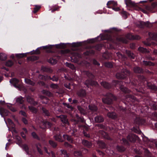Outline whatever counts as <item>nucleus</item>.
<instances>
[{
	"label": "nucleus",
	"mask_w": 157,
	"mask_h": 157,
	"mask_svg": "<svg viewBox=\"0 0 157 157\" xmlns=\"http://www.w3.org/2000/svg\"><path fill=\"white\" fill-rule=\"evenodd\" d=\"M116 99V97L112 94L109 93L107 94L106 98L102 99V101L105 104H109L112 103L113 100Z\"/></svg>",
	"instance_id": "f257e3e1"
},
{
	"label": "nucleus",
	"mask_w": 157,
	"mask_h": 157,
	"mask_svg": "<svg viewBox=\"0 0 157 157\" xmlns=\"http://www.w3.org/2000/svg\"><path fill=\"white\" fill-rule=\"evenodd\" d=\"M10 82L13 84L15 87L19 90L20 89L21 86V85L18 84L19 80L15 78H13L10 80Z\"/></svg>",
	"instance_id": "f03ea898"
},
{
	"label": "nucleus",
	"mask_w": 157,
	"mask_h": 157,
	"mask_svg": "<svg viewBox=\"0 0 157 157\" xmlns=\"http://www.w3.org/2000/svg\"><path fill=\"white\" fill-rule=\"evenodd\" d=\"M125 2L127 6L132 7L136 9L137 5L134 2L131 1V0H125Z\"/></svg>",
	"instance_id": "7ed1b4c3"
},
{
	"label": "nucleus",
	"mask_w": 157,
	"mask_h": 157,
	"mask_svg": "<svg viewBox=\"0 0 157 157\" xmlns=\"http://www.w3.org/2000/svg\"><path fill=\"white\" fill-rule=\"evenodd\" d=\"M125 72L127 74H129V72L128 71L125 70ZM126 75V73H125V72H122L121 73H117L116 75V78L119 79H124L125 78Z\"/></svg>",
	"instance_id": "20e7f679"
},
{
	"label": "nucleus",
	"mask_w": 157,
	"mask_h": 157,
	"mask_svg": "<svg viewBox=\"0 0 157 157\" xmlns=\"http://www.w3.org/2000/svg\"><path fill=\"white\" fill-rule=\"evenodd\" d=\"M27 101L30 103V104H32L34 105H36L37 104V102L34 101L33 98L29 96H27L26 97Z\"/></svg>",
	"instance_id": "39448f33"
},
{
	"label": "nucleus",
	"mask_w": 157,
	"mask_h": 157,
	"mask_svg": "<svg viewBox=\"0 0 157 157\" xmlns=\"http://www.w3.org/2000/svg\"><path fill=\"white\" fill-rule=\"evenodd\" d=\"M147 85L149 89L154 90L157 91V87L154 84H152L150 82H147Z\"/></svg>",
	"instance_id": "423d86ee"
},
{
	"label": "nucleus",
	"mask_w": 157,
	"mask_h": 157,
	"mask_svg": "<svg viewBox=\"0 0 157 157\" xmlns=\"http://www.w3.org/2000/svg\"><path fill=\"white\" fill-rule=\"evenodd\" d=\"M117 2H115L114 1H110L107 2V5L108 6L107 7L108 8H111L112 6L115 7L117 6Z\"/></svg>",
	"instance_id": "0eeeda50"
},
{
	"label": "nucleus",
	"mask_w": 157,
	"mask_h": 157,
	"mask_svg": "<svg viewBox=\"0 0 157 157\" xmlns=\"http://www.w3.org/2000/svg\"><path fill=\"white\" fill-rule=\"evenodd\" d=\"M127 138L130 141L134 142L136 141L137 136L134 134H132L128 136Z\"/></svg>",
	"instance_id": "6e6552de"
},
{
	"label": "nucleus",
	"mask_w": 157,
	"mask_h": 157,
	"mask_svg": "<svg viewBox=\"0 0 157 157\" xmlns=\"http://www.w3.org/2000/svg\"><path fill=\"white\" fill-rule=\"evenodd\" d=\"M57 117L58 118H60L61 119V121L62 122L66 124L68 123L66 116L65 115H61L59 116H57Z\"/></svg>",
	"instance_id": "1a4fd4ad"
},
{
	"label": "nucleus",
	"mask_w": 157,
	"mask_h": 157,
	"mask_svg": "<svg viewBox=\"0 0 157 157\" xmlns=\"http://www.w3.org/2000/svg\"><path fill=\"white\" fill-rule=\"evenodd\" d=\"M138 51L143 53H149L150 51L148 50L146 48L142 47H140L138 48Z\"/></svg>",
	"instance_id": "9d476101"
},
{
	"label": "nucleus",
	"mask_w": 157,
	"mask_h": 157,
	"mask_svg": "<svg viewBox=\"0 0 157 157\" xmlns=\"http://www.w3.org/2000/svg\"><path fill=\"white\" fill-rule=\"evenodd\" d=\"M77 94L79 96L83 97L86 95V93L85 90H80L77 92Z\"/></svg>",
	"instance_id": "9b49d317"
},
{
	"label": "nucleus",
	"mask_w": 157,
	"mask_h": 157,
	"mask_svg": "<svg viewBox=\"0 0 157 157\" xmlns=\"http://www.w3.org/2000/svg\"><path fill=\"white\" fill-rule=\"evenodd\" d=\"M74 121L77 123L79 122H83L85 121L84 119L83 118L79 117L77 115H76L75 118V119Z\"/></svg>",
	"instance_id": "f8f14e48"
},
{
	"label": "nucleus",
	"mask_w": 157,
	"mask_h": 157,
	"mask_svg": "<svg viewBox=\"0 0 157 157\" xmlns=\"http://www.w3.org/2000/svg\"><path fill=\"white\" fill-rule=\"evenodd\" d=\"M143 64L146 66H154L155 65V64L153 63L150 61H147L144 60L143 61Z\"/></svg>",
	"instance_id": "ddd939ff"
},
{
	"label": "nucleus",
	"mask_w": 157,
	"mask_h": 157,
	"mask_svg": "<svg viewBox=\"0 0 157 157\" xmlns=\"http://www.w3.org/2000/svg\"><path fill=\"white\" fill-rule=\"evenodd\" d=\"M95 121L96 122H101L104 121L103 118L101 116H97L95 118Z\"/></svg>",
	"instance_id": "4468645a"
},
{
	"label": "nucleus",
	"mask_w": 157,
	"mask_h": 157,
	"mask_svg": "<svg viewBox=\"0 0 157 157\" xmlns=\"http://www.w3.org/2000/svg\"><path fill=\"white\" fill-rule=\"evenodd\" d=\"M39 78L40 79L43 80H46L51 79V78L50 76H48L47 75H40L39 76Z\"/></svg>",
	"instance_id": "2eb2a0df"
},
{
	"label": "nucleus",
	"mask_w": 157,
	"mask_h": 157,
	"mask_svg": "<svg viewBox=\"0 0 157 157\" xmlns=\"http://www.w3.org/2000/svg\"><path fill=\"white\" fill-rule=\"evenodd\" d=\"M82 143L83 145L89 147L92 146V144L86 140H82Z\"/></svg>",
	"instance_id": "dca6fc26"
},
{
	"label": "nucleus",
	"mask_w": 157,
	"mask_h": 157,
	"mask_svg": "<svg viewBox=\"0 0 157 157\" xmlns=\"http://www.w3.org/2000/svg\"><path fill=\"white\" fill-rule=\"evenodd\" d=\"M149 36L152 40H155L157 38V33H149Z\"/></svg>",
	"instance_id": "f3484780"
},
{
	"label": "nucleus",
	"mask_w": 157,
	"mask_h": 157,
	"mask_svg": "<svg viewBox=\"0 0 157 157\" xmlns=\"http://www.w3.org/2000/svg\"><path fill=\"white\" fill-rule=\"evenodd\" d=\"M101 84L104 87L106 88L109 89L111 87V85L109 84L106 82H101Z\"/></svg>",
	"instance_id": "a211bd4d"
},
{
	"label": "nucleus",
	"mask_w": 157,
	"mask_h": 157,
	"mask_svg": "<svg viewBox=\"0 0 157 157\" xmlns=\"http://www.w3.org/2000/svg\"><path fill=\"white\" fill-rule=\"evenodd\" d=\"M85 84L88 86V84L90 85H98V83L96 82H94L93 81H86L85 82Z\"/></svg>",
	"instance_id": "6ab92c4d"
},
{
	"label": "nucleus",
	"mask_w": 157,
	"mask_h": 157,
	"mask_svg": "<svg viewBox=\"0 0 157 157\" xmlns=\"http://www.w3.org/2000/svg\"><path fill=\"white\" fill-rule=\"evenodd\" d=\"M120 89L121 90L125 93H129L130 92V91L126 88L124 87L123 86H121L120 87Z\"/></svg>",
	"instance_id": "aec40b11"
},
{
	"label": "nucleus",
	"mask_w": 157,
	"mask_h": 157,
	"mask_svg": "<svg viewBox=\"0 0 157 157\" xmlns=\"http://www.w3.org/2000/svg\"><path fill=\"white\" fill-rule=\"evenodd\" d=\"M107 116L112 119H114L116 117V115L113 112H109L107 114Z\"/></svg>",
	"instance_id": "412c9836"
},
{
	"label": "nucleus",
	"mask_w": 157,
	"mask_h": 157,
	"mask_svg": "<svg viewBox=\"0 0 157 157\" xmlns=\"http://www.w3.org/2000/svg\"><path fill=\"white\" fill-rule=\"evenodd\" d=\"M23 98L21 96L19 97L16 98V102L20 104H22L24 101V100H23Z\"/></svg>",
	"instance_id": "4be33fe9"
},
{
	"label": "nucleus",
	"mask_w": 157,
	"mask_h": 157,
	"mask_svg": "<svg viewBox=\"0 0 157 157\" xmlns=\"http://www.w3.org/2000/svg\"><path fill=\"white\" fill-rule=\"evenodd\" d=\"M88 106L89 109L92 111H95L97 110V107L94 105H89Z\"/></svg>",
	"instance_id": "5701e85b"
},
{
	"label": "nucleus",
	"mask_w": 157,
	"mask_h": 157,
	"mask_svg": "<svg viewBox=\"0 0 157 157\" xmlns=\"http://www.w3.org/2000/svg\"><path fill=\"white\" fill-rule=\"evenodd\" d=\"M63 137L65 140H67L68 141L72 142L73 140L71 137L67 135H63Z\"/></svg>",
	"instance_id": "b1692460"
},
{
	"label": "nucleus",
	"mask_w": 157,
	"mask_h": 157,
	"mask_svg": "<svg viewBox=\"0 0 157 157\" xmlns=\"http://www.w3.org/2000/svg\"><path fill=\"white\" fill-rule=\"evenodd\" d=\"M25 82L28 84L31 85L32 86H34L35 85V83L29 79L25 78Z\"/></svg>",
	"instance_id": "393cba45"
},
{
	"label": "nucleus",
	"mask_w": 157,
	"mask_h": 157,
	"mask_svg": "<svg viewBox=\"0 0 157 157\" xmlns=\"http://www.w3.org/2000/svg\"><path fill=\"white\" fill-rule=\"evenodd\" d=\"M61 155H63L64 157H69V155L67 153L66 151L64 150H61Z\"/></svg>",
	"instance_id": "a878e982"
},
{
	"label": "nucleus",
	"mask_w": 157,
	"mask_h": 157,
	"mask_svg": "<svg viewBox=\"0 0 157 157\" xmlns=\"http://www.w3.org/2000/svg\"><path fill=\"white\" fill-rule=\"evenodd\" d=\"M29 109L33 113H36L37 111V109L32 106H29Z\"/></svg>",
	"instance_id": "bb28decb"
},
{
	"label": "nucleus",
	"mask_w": 157,
	"mask_h": 157,
	"mask_svg": "<svg viewBox=\"0 0 157 157\" xmlns=\"http://www.w3.org/2000/svg\"><path fill=\"white\" fill-rule=\"evenodd\" d=\"M7 58L6 55L3 53L0 54V59L2 61L5 60Z\"/></svg>",
	"instance_id": "cd10ccee"
},
{
	"label": "nucleus",
	"mask_w": 157,
	"mask_h": 157,
	"mask_svg": "<svg viewBox=\"0 0 157 157\" xmlns=\"http://www.w3.org/2000/svg\"><path fill=\"white\" fill-rule=\"evenodd\" d=\"M26 54L25 53L17 54H16V57L18 59H20L26 56Z\"/></svg>",
	"instance_id": "c85d7f7f"
},
{
	"label": "nucleus",
	"mask_w": 157,
	"mask_h": 157,
	"mask_svg": "<svg viewBox=\"0 0 157 157\" xmlns=\"http://www.w3.org/2000/svg\"><path fill=\"white\" fill-rule=\"evenodd\" d=\"M98 144L99 147L101 148H104L105 147V144L102 141H99L98 142Z\"/></svg>",
	"instance_id": "c756f323"
},
{
	"label": "nucleus",
	"mask_w": 157,
	"mask_h": 157,
	"mask_svg": "<svg viewBox=\"0 0 157 157\" xmlns=\"http://www.w3.org/2000/svg\"><path fill=\"white\" fill-rule=\"evenodd\" d=\"M78 110L81 113L83 114H85L86 113L85 110L83 109L81 106H78Z\"/></svg>",
	"instance_id": "7c9ffc66"
},
{
	"label": "nucleus",
	"mask_w": 157,
	"mask_h": 157,
	"mask_svg": "<svg viewBox=\"0 0 157 157\" xmlns=\"http://www.w3.org/2000/svg\"><path fill=\"white\" fill-rule=\"evenodd\" d=\"M48 62L50 63L54 64L56 63L57 61L56 59L52 58H50L48 60Z\"/></svg>",
	"instance_id": "2f4dec72"
},
{
	"label": "nucleus",
	"mask_w": 157,
	"mask_h": 157,
	"mask_svg": "<svg viewBox=\"0 0 157 157\" xmlns=\"http://www.w3.org/2000/svg\"><path fill=\"white\" fill-rule=\"evenodd\" d=\"M145 123V120L142 118H140L138 117V124H144Z\"/></svg>",
	"instance_id": "473e14b6"
},
{
	"label": "nucleus",
	"mask_w": 157,
	"mask_h": 157,
	"mask_svg": "<svg viewBox=\"0 0 157 157\" xmlns=\"http://www.w3.org/2000/svg\"><path fill=\"white\" fill-rule=\"evenodd\" d=\"M43 123L44 126L45 127H48V128H50L52 125V124L51 123L48 121H45V122H43Z\"/></svg>",
	"instance_id": "72a5a7b5"
},
{
	"label": "nucleus",
	"mask_w": 157,
	"mask_h": 157,
	"mask_svg": "<svg viewBox=\"0 0 157 157\" xmlns=\"http://www.w3.org/2000/svg\"><path fill=\"white\" fill-rule=\"evenodd\" d=\"M127 54L128 56L131 59H133L134 58L135 56L133 54L129 51H127Z\"/></svg>",
	"instance_id": "f704fd0d"
},
{
	"label": "nucleus",
	"mask_w": 157,
	"mask_h": 157,
	"mask_svg": "<svg viewBox=\"0 0 157 157\" xmlns=\"http://www.w3.org/2000/svg\"><path fill=\"white\" fill-rule=\"evenodd\" d=\"M54 137V138L57 141L60 142L62 141L61 140V136L60 135L55 136Z\"/></svg>",
	"instance_id": "c9c22d12"
},
{
	"label": "nucleus",
	"mask_w": 157,
	"mask_h": 157,
	"mask_svg": "<svg viewBox=\"0 0 157 157\" xmlns=\"http://www.w3.org/2000/svg\"><path fill=\"white\" fill-rule=\"evenodd\" d=\"M66 66L72 70H74L75 69V67L73 65L71 64V63H66Z\"/></svg>",
	"instance_id": "e433bc0d"
},
{
	"label": "nucleus",
	"mask_w": 157,
	"mask_h": 157,
	"mask_svg": "<svg viewBox=\"0 0 157 157\" xmlns=\"http://www.w3.org/2000/svg\"><path fill=\"white\" fill-rule=\"evenodd\" d=\"M42 110L43 113L47 116H49L50 115V113L49 112L44 108H42Z\"/></svg>",
	"instance_id": "4c0bfd02"
},
{
	"label": "nucleus",
	"mask_w": 157,
	"mask_h": 157,
	"mask_svg": "<svg viewBox=\"0 0 157 157\" xmlns=\"http://www.w3.org/2000/svg\"><path fill=\"white\" fill-rule=\"evenodd\" d=\"M13 64V62L11 60H8L6 63V65L8 67H11Z\"/></svg>",
	"instance_id": "58836bf2"
},
{
	"label": "nucleus",
	"mask_w": 157,
	"mask_h": 157,
	"mask_svg": "<svg viewBox=\"0 0 157 157\" xmlns=\"http://www.w3.org/2000/svg\"><path fill=\"white\" fill-rule=\"evenodd\" d=\"M74 155L75 156H80L82 155V153L80 151H75L74 152Z\"/></svg>",
	"instance_id": "ea45409f"
},
{
	"label": "nucleus",
	"mask_w": 157,
	"mask_h": 157,
	"mask_svg": "<svg viewBox=\"0 0 157 157\" xmlns=\"http://www.w3.org/2000/svg\"><path fill=\"white\" fill-rule=\"evenodd\" d=\"M49 143L53 147H55L57 146V144L52 140L49 141Z\"/></svg>",
	"instance_id": "a19ab883"
},
{
	"label": "nucleus",
	"mask_w": 157,
	"mask_h": 157,
	"mask_svg": "<svg viewBox=\"0 0 157 157\" xmlns=\"http://www.w3.org/2000/svg\"><path fill=\"white\" fill-rule=\"evenodd\" d=\"M121 14L122 15L124 18V19H126L127 18L128 15V14L125 11H123L122 12Z\"/></svg>",
	"instance_id": "79ce46f5"
},
{
	"label": "nucleus",
	"mask_w": 157,
	"mask_h": 157,
	"mask_svg": "<svg viewBox=\"0 0 157 157\" xmlns=\"http://www.w3.org/2000/svg\"><path fill=\"white\" fill-rule=\"evenodd\" d=\"M40 6H36L35 7L34 9L33 12L34 13H36L40 8Z\"/></svg>",
	"instance_id": "37998d69"
},
{
	"label": "nucleus",
	"mask_w": 157,
	"mask_h": 157,
	"mask_svg": "<svg viewBox=\"0 0 157 157\" xmlns=\"http://www.w3.org/2000/svg\"><path fill=\"white\" fill-rule=\"evenodd\" d=\"M145 59L147 60H150L152 61H154L155 58L154 57H152L149 55L147 56H145Z\"/></svg>",
	"instance_id": "c03bdc74"
},
{
	"label": "nucleus",
	"mask_w": 157,
	"mask_h": 157,
	"mask_svg": "<svg viewBox=\"0 0 157 157\" xmlns=\"http://www.w3.org/2000/svg\"><path fill=\"white\" fill-rule=\"evenodd\" d=\"M36 146L37 151H38V152L40 154H42L43 153H42V151L41 150V149L40 148V147H39V146H40V144H36Z\"/></svg>",
	"instance_id": "a18cd8bd"
},
{
	"label": "nucleus",
	"mask_w": 157,
	"mask_h": 157,
	"mask_svg": "<svg viewBox=\"0 0 157 157\" xmlns=\"http://www.w3.org/2000/svg\"><path fill=\"white\" fill-rule=\"evenodd\" d=\"M105 67L109 68H111L113 67L112 64L110 62L105 63Z\"/></svg>",
	"instance_id": "49530a36"
},
{
	"label": "nucleus",
	"mask_w": 157,
	"mask_h": 157,
	"mask_svg": "<svg viewBox=\"0 0 157 157\" xmlns=\"http://www.w3.org/2000/svg\"><path fill=\"white\" fill-rule=\"evenodd\" d=\"M126 98L127 101H128V99L131 101H132L133 99H134V97L132 96H131V95H127Z\"/></svg>",
	"instance_id": "de8ad7c7"
},
{
	"label": "nucleus",
	"mask_w": 157,
	"mask_h": 157,
	"mask_svg": "<svg viewBox=\"0 0 157 157\" xmlns=\"http://www.w3.org/2000/svg\"><path fill=\"white\" fill-rule=\"evenodd\" d=\"M23 148L26 152H28L29 148L28 146L26 144H24L22 146Z\"/></svg>",
	"instance_id": "09e8293b"
},
{
	"label": "nucleus",
	"mask_w": 157,
	"mask_h": 157,
	"mask_svg": "<svg viewBox=\"0 0 157 157\" xmlns=\"http://www.w3.org/2000/svg\"><path fill=\"white\" fill-rule=\"evenodd\" d=\"M51 88L54 89H57L58 88V86L57 84H52L50 85Z\"/></svg>",
	"instance_id": "8fccbe9b"
},
{
	"label": "nucleus",
	"mask_w": 157,
	"mask_h": 157,
	"mask_svg": "<svg viewBox=\"0 0 157 157\" xmlns=\"http://www.w3.org/2000/svg\"><path fill=\"white\" fill-rule=\"evenodd\" d=\"M141 79L143 81H145L146 80L145 78L143 76L138 75V80Z\"/></svg>",
	"instance_id": "3c124183"
},
{
	"label": "nucleus",
	"mask_w": 157,
	"mask_h": 157,
	"mask_svg": "<svg viewBox=\"0 0 157 157\" xmlns=\"http://www.w3.org/2000/svg\"><path fill=\"white\" fill-rule=\"evenodd\" d=\"M7 121L10 124H11V125H12V126L13 127L14 126V125L13 123V122L10 119H9V118L8 119Z\"/></svg>",
	"instance_id": "603ef678"
},
{
	"label": "nucleus",
	"mask_w": 157,
	"mask_h": 157,
	"mask_svg": "<svg viewBox=\"0 0 157 157\" xmlns=\"http://www.w3.org/2000/svg\"><path fill=\"white\" fill-rule=\"evenodd\" d=\"M64 105L66 106L67 108L72 109L73 108L71 105H70L69 104H67L66 103H64Z\"/></svg>",
	"instance_id": "864d4df0"
},
{
	"label": "nucleus",
	"mask_w": 157,
	"mask_h": 157,
	"mask_svg": "<svg viewBox=\"0 0 157 157\" xmlns=\"http://www.w3.org/2000/svg\"><path fill=\"white\" fill-rule=\"evenodd\" d=\"M32 135L33 138L37 139H38V136L35 132H32Z\"/></svg>",
	"instance_id": "5fc2aeb1"
},
{
	"label": "nucleus",
	"mask_w": 157,
	"mask_h": 157,
	"mask_svg": "<svg viewBox=\"0 0 157 157\" xmlns=\"http://www.w3.org/2000/svg\"><path fill=\"white\" fill-rule=\"evenodd\" d=\"M53 81H57L58 80V78L57 77L54 76L52 78H51V79Z\"/></svg>",
	"instance_id": "6e6d98bb"
},
{
	"label": "nucleus",
	"mask_w": 157,
	"mask_h": 157,
	"mask_svg": "<svg viewBox=\"0 0 157 157\" xmlns=\"http://www.w3.org/2000/svg\"><path fill=\"white\" fill-rule=\"evenodd\" d=\"M117 56L119 57V58H121L122 59L124 58V56L120 53L118 52L116 53Z\"/></svg>",
	"instance_id": "4d7b16f0"
},
{
	"label": "nucleus",
	"mask_w": 157,
	"mask_h": 157,
	"mask_svg": "<svg viewBox=\"0 0 157 157\" xmlns=\"http://www.w3.org/2000/svg\"><path fill=\"white\" fill-rule=\"evenodd\" d=\"M43 70L45 71L49 72L50 73H51L52 72V70L48 68H44Z\"/></svg>",
	"instance_id": "13d9d810"
},
{
	"label": "nucleus",
	"mask_w": 157,
	"mask_h": 157,
	"mask_svg": "<svg viewBox=\"0 0 157 157\" xmlns=\"http://www.w3.org/2000/svg\"><path fill=\"white\" fill-rule=\"evenodd\" d=\"M59 8H60V7L58 6H56V7L54 8V9H53L52 10V12H54L55 11H56V10H58L59 9Z\"/></svg>",
	"instance_id": "bf43d9fd"
},
{
	"label": "nucleus",
	"mask_w": 157,
	"mask_h": 157,
	"mask_svg": "<svg viewBox=\"0 0 157 157\" xmlns=\"http://www.w3.org/2000/svg\"><path fill=\"white\" fill-rule=\"evenodd\" d=\"M52 48V46L51 45H46L45 46H43V49H49Z\"/></svg>",
	"instance_id": "052dcab7"
},
{
	"label": "nucleus",
	"mask_w": 157,
	"mask_h": 157,
	"mask_svg": "<svg viewBox=\"0 0 157 157\" xmlns=\"http://www.w3.org/2000/svg\"><path fill=\"white\" fill-rule=\"evenodd\" d=\"M117 149L120 151H122L124 150V148L122 147H117Z\"/></svg>",
	"instance_id": "680f3d73"
},
{
	"label": "nucleus",
	"mask_w": 157,
	"mask_h": 157,
	"mask_svg": "<svg viewBox=\"0 0 157 157\" xmlns=\"http://www.w3.org/2000/svg\"><path fill=\"white\" fill-rule=\"evenodd\" d=\"M44 93L46 94L48 96H51L52 95V94L48 91H44Z\"/></svg>",
	"instance_id": "e2e57ef3"
},
{
	"label": "nucleus",
	"mask_w": 157,
	"mask_h": 157,
	"mask_svg": "<svg viewBox=\"0 0 157 157\" xmlns=\"http://www.w3.org/2000/svg\"><path fill=\"white\" fill-rule=\"evenodd\" d=\"M87 76L90 78H93L94 77L93 75L91 73L88 72L87 73Z\"/></svg>",
	"instance_id": "0e129e2a"
},
{
	"label": "nucleus",
	"mask_w": 157,
	"mask_h": 157,
	"mask_svg": "<svg viewBox=\"0 0 157 157\" xmlns=\"http://www.w3.org/2000/svg\"><path fill=\"white\" fill-rule=\"evenodd\" d=\"M1 109L2 111V112H3L4 113H5L6 115H7L8 114V111L7 110L3 108H1Z\"/></svg>",
	"instance_id": "69168bd1"
},
{
	"label": "nucleus",
	"mask_w": 157,
	"mask_h": 157,
	"mask_svg": "<svg viewBox=\"0 0 157 157\" xmlns=\"http://www.w3.org/2000/svg\"><path fill=\"white\" fill-rule=\"evenodd\" d=\"M145 8L148 11H151L152 10V8L150 6H145Z\"/></svg>",
	"instance_id": "338daca9"
},
{
	"label": "nucleus",
	"mask_w": 157,
	"mask_h": 157,
	"mask_svg": "<svg viewBox=\"0 0 157 157\" xmlns=\"http://www.w3.org/2000/svg\"><path fill=\"white\" fill-rule=\"evenodd\" d=\"M93 63L94 64L97 65L98 66L100 65V64L95 60H93Z\"/></svg>",
	"instance_id": "774afa93"
}]
</instances>
